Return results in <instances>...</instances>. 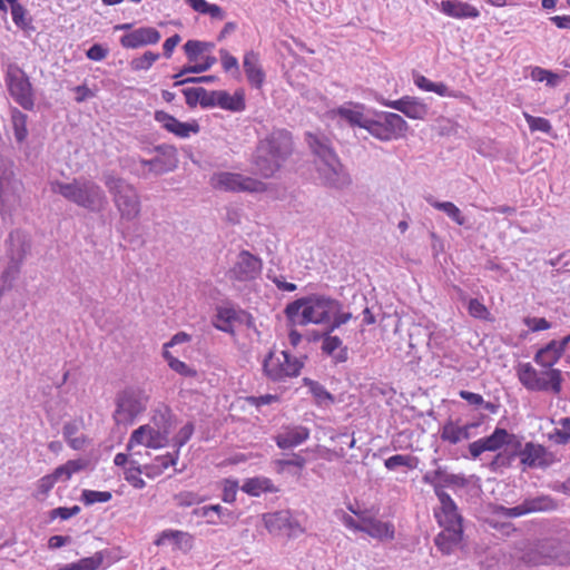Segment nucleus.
Here are the masks:
<instances>
[{"label": "nucleus", "mask_w": 570, "mask_h": 570, "mask_svg": "<svg viewBox=\"0 0 570 570\" xmlns=\"http://www.w3.org/2000/svg\"><path fill=\"white\" fill-rule=\"evenodd\" d=\"M285 315L294 325H324L333 332L346 324L351 318L350 312L342 311V304L326 295L313 294L289 303Z\"/></svg>", "instance_id": "obj_1"}, {"label": "nucleus", "mask_w": 570, "mask_h": 570, "mask_svg": "<svg viewBox=\"0 0 570 570\" xmlns=\"http://www.w3.org/2000/svg\"><path fill=\"white\" fill-rule=\"evenodd\" d=\"M174 429V416L166 405H159L153 410L147 424L134 430L127 443L128 450L140 445L149 449H163L169 444Z\"/></svg>", "instance_id": "obj_2"}, {"label": "nucleus", "mask_w": 570, "mask_h": 570, "mask_svg": "<svg viewBox=\"0 0 570 570\" xmlns=\"http://www.w3.org/2000/svg\"><path fill=\"white\" fill-rule=\"evenodd\" d=\"M291 150L292 138L289 132L283 129L272 131L259 141L256 148L253 157L255 173L265 178L272 177L279 169Z\"/></svg>", "instance_id": "obj_3"}, {"label": "nucleus", "mask_w": 570, "mask_h": 570, "mask_svg": "<svg viewBox=\"0 0 570 570\" xmlns=\"http://www.w3.org/2000/svg\"><path fill=\"white\" fill-rule=\"evenodd\" d=\"M53 193L67 200L90 212H100L107 204L102 188L90 179L78 178L70 183L55 181L51 184Z\"/></svg>", "instance_id": "obj_4"}, {"label": "nucleus", "mask_w": 570, "mask_h": 570, "mask_svg": "<svg viewBox=\"0 0 570 570\" xmlns=\"http://www.w3.org/2000/svg\"><path fill=\"white\" fill-rule=\"evenodd\" d=\"M309 146L315 155L317 178L324 185L344 188L351 184L348 173L327 144L309 136Z\"/></svg>", "instance_id": "obj_5"}, {"label": "nucleus", "mask_w": 570, "mask_h": 570, "mask_svg": "<svg viewBox=\"0 0 570 570\" xmlns=\"http://www.w3.org/2000/svg\"><path fill=\"white\" fill-rule=\"evenodd\" d=\"M102 181L111 194L121 218L136 219L140 214V198L136 188L111 173H105Z\"/></svg>", "instance_id": "obj_6"}, {"label": "nucleus", "mask_w": 570, "mask_h": 570, "mask_svg": "<svg viewBox=\"0 0 570 570\" xmlns=\"http://www.w3.org/2000/svg\"><path fill=\"white\" fill-rule=\"evenodd\" d=\"M148 392L140 386L125 389L117 399L115 420L118 424H128L142 414L149 403Z\"/></svg>", "instance_id": "obj_7"}, {"label": "nucleus", "mask_w": 570, "mask_h": 570, "mask_svg": "<svg viewBox=\"0 0 570 570\" xmlns=\"http://www.w3.org/2000/svg\"><path fill=\"white\" fill-rule=\"evenodd\" d=\"M519 381L528 390L552 391L558 394L561 391V371L546 370L538 372L530 363H521L517 368Z\"/></svg>", "instance_id": "obj_8"}, {"label": "nucleus", "mask_w": 570, "mask_h": 570, "mask_svg": "<svg viewBox=\"0 0 570 570\" xmlns=\"http://www.w3.org/2000/svg\"><path fill=\"white\" fill-rule=\"evenodd\" d=\"M303 363L285 351L271 352L263 363L264 374L274 382H283L301 373Z\"/></svg>", "instance_id": "obj_9"}, {"label": "nucleus", "mask_w": 570, "mask_h": 570, "mask_svg": "<svg viewBox=\"0 0 570 570\" xmlns=\"http://www.w3.org/2000/svg\"><path fill=\"white\" fill-rule=\"evenodd\" d=\"M210 185L215 189L233 193H262L266 189L265 183L238 173L230 171H217L213 174L210 177Z\"/></svg>", "instance_id": "obj_10"}, {"label": "nucleus", "mask_w": 570, "mask_h": 570, "mask_svg": "<svg viewBox=\"0 0 570 570\" xmlns=\"http://www.w3.org/2000/svg\"><path fill=\"white\" fill-rule=\"evenodd\" d=\"M514 558L520 559L523 563L532 566L547 560H556L560 563L568 562L570 557L563 556L559 549L556 548V542L552 540L532 547L528 542H522L520 548H517Z\"/></svg>", "instance_id": "obj_11"}, {"label": "nucleus", "mask_w": 570, "mask_h": 570, "mask_svg": "<svg viewBox=\"0 0 570 570\" xmlns=\"http://www.w3.org/2000/svg\"><path fill=\"white\" fill-rule=\"evenodd\" d=\"M7 86L11 97L23 109L31 110L35 106L32 86L28 76L19 67L11 66L7 72Z\"/></svg>", "instance_id": "obj_12"}, {"label": "nucleus", "mask_w": 570, "mask_h": 570, "mask_svg": "<svg viewBox=\"0 0 570 570\" xmlns=\"http://www.w3.org/2000/svg\"><path fill=\"white\" fill-rule=\"evenodd\" d=\"M156 156L153 159H139V164L148 167V173L163 175L173 171L178 165L177 150L173 146L163 145L155 148Z\"/></svg>", "instance_id": "obj_13"}, {"label": "nucleus", "mask_w": 570, "mask_h": 570, "mask_svg": "<svg viewBox=\"0 0 570 570\" xmlns=\"http://www.w3.org/2000/svg\"><path fill=\"white\" fill-rule=\"evenodd\" d=\"M262 271V262L249 252L243 250L229 271L230 278L238 282H249L257 278Z\"/></svg>", "instance_id": "obj_14"}, {"label": "nucleus", "mask_w": 570, "mask_h": 570, "mask_svg": "<svg viewBox=\"0 0 570 570\" xmlns=\"http://www.w3.org/2000/svg\"><path fill=\"white\" fill-rule=\"evenodd\" d=\"M440 507L435 509L434 515L442 528H462V517L452 498L446 492H439Z\"/></svg>", "instance_id": "obj_15"}, {"label": "nucleus", "mask_w": 570, "mask_h": 570, "mask_svg": "<svg viewBox=\"0 0 570 570\" xmlns=\"http://www.w3.org/2000/svg\"><path fill=\"white\" fill-rule=\"evenodd\" d=\"M20 183L14 179L11 168L0 167V213L8 212L18 200Z\"/></svg>", "instance_id": "obj_16"}, {"label": "nucleus", "mask_w": 570, "mask_h": 570, "mask_svg": "<svg viewBox=\"0 0 570 570\" xmlns=\"http://www.w3.org/2000/svg\"><path fill=\"white\" fill-rule=\"evenodd\" d=\"M512 439L513 435L507 430L497 428L491 435L472 442L469 445V451L472 458L476 459L485 451L500 450L503 445L509 444Z\"/></svg>", "instance_id": "obj_17"}, {"label": "nucleus", "mask_w": 570, "mask_h": 570, "mask_svg": "<svg viewBox=\"0 0 570 570\" xmlns=\"http://www.w3.org/2000/svg\"><path fill=\"white\" fill-rule=\"evenodd\" d=\"M155 120L161 125L167 131L176 135L179 138H188L190 135L198 134L199 126L196 121L181 122L174 116L165 111H156Z\"/></svg>", "instance_id": "obj_18"}, {"label": "nucleus", "mask_w": 570, "mask_h": 570, "mask_svg": "<svg viewBox=\"0 0 570 570\" xmlns=\"http://www.w3.org/2000/svg\"><path fill=\"white\" fill-rule=\"evenodd\" d=\"M161 36L158 30L153 27L137 28L120 38V43L125 48L136 49L139 47L155 45L160 40Z\"/></svg>", "instance_id": "obj_19"}, {"label": "nucleus", "mask_w": 570, "mask_h": 570, "mask_svg": "<svg viewBox=\"0 0 570 570\" xmlns=\"http://www.w3.org/2000/svg\"><path fill=\"white\" fill-rule=\"evenodd\" d=\"M389 107L415 120H423L429 115V106L416 97H403L387 104Z\"/></svg>", "instance_id": "obj_20"}, {"label": "nucleus", "mask_w": 570, "mask_h": 570, "mask_svg": "<svg viewBox=\"0 0 570 570\" xmlns=\"http://www.w3.org/2000/svg\"><path fill=\"white\" fill-rule=\"evenodd\" d=\"M155 544L171 546L173 549L187 553L194 547V537L185 531L168 529L159 533Z\"/></svg>", "instance_id": "obj_21"}, {"label": "nucleus", "mask_w": 570, "mask_h": 570, "mask_svg": "<svg viewBox=\"0 0 570 570\" xmlns=\"http://www.w3.org/2000/svg\"><path fill=\"white\" fill-rule=\"evenodd\" d=\"M7 244V256L11 262L22 263L27 253L30 249V240L26 233L22 230H13L9 234L6 242Z\"/></svg>", "instance_id": "obj_22"}, {"label": "nucleus", "mask_w": 570, "mask_h": 570, "mask_svg": "<svg viewBox=\"0 0 570 570\" xmlns=\"http://www.w3.org/2000/svg\"><path fill=\"white\" fill-rule=\"evenodd\" d=\"M360 531L367 533L370 537L379 540H392L394 538V527L389 522H384L366 515H361Z\"/></svg>", "instance_id": "obj_23"}, {"label": "nucleus", "mask_w": 570, "mask_h": 570, "mask_svg": "<svg viewBox=\"0 0 570 570\" xmlns=\"http://www.w3.org/2000/svg\"><path fill=\"white\" fill-rule=\"evenodd\" d=\"M333 114L347 121L351 126L360 128H365L371 117L363 105L353 102L344 104L336 110H333Z\"/></svg>", "instance_id": "obj_24"}, {"label": "nucleus", "mask_w": 570, "mask_h": 570, "mask_svg": "<svg viewBox=\"0 0 570 570\" xmlns=\"http://www.w3.org/2000/svg\"><path fill=\"white\" fill-rule=\"evenodd\" d=\"M309 438V430L305 426H293L278 433L275 438L279 449L286 450L304 443Z\"/></svg>", "instance_id": "obj_25"}, {"label": "nucleus", "mask_w": 570, "mask_h": 570, "mask_svg": "<svg viewBox=\"0 0 570 570\" xmlns=\"http://www.w3.org/2000/svg\"><path fill=\"white\" fill-rule=\"evenodd\" d=\"M519 455L521 463L529 468H541L549 464L547 451L540 444L527 443Z\"/></svg>", "instance_id": "obj_26"}, {"label": "nucleus", "mask_w": 570, "mask_h": 570, "mask_svg": "<svg viewBox=\"0 0 570 570\" xmlns=\"http://www.w3.org/2000/svg\"><path fill=\"white\" fill-rule=\"evenodd\" d=\"M440 10L455 19L478 18L480 16V11L474 6L460 0H444L440 4Z\"/></svg>", "instance_id": "obj_27"}, {"label": "nucleus", "mask_w": 570, "mask_h": 570, "mask_svg": "<svg viewBox=\"0 0 570 570\" xmlns=\"http://www.w3.org/2000/svg\"><path fill=\"white\" fill-rule=\"evenodd\" d=\"M243 68L249 83L261 88L265 80V73L261 67L258 55L254 51L246 52L243 60Z\"/></svg>", "instance_id": "obj_28"}, {"label": "nucleus", "mask_w": 570, "mask_h": 570, "mask_svg": "<svg viewBox=\"0 0 570 570\" xmlns=\"http://www.w3.org/2000/svg\"><path fill=\"white\" fill-rule=\"evenodd\" d=\"M462 528H443V530L435 537L434 543L444 554H450L459 547L462 541Z\"/></svg>", "instance_id": "obj_29"}, {"label": "nucleus", "mask_w": 570, "mask_h": 570, "mask_svg": "<svg viewBox=\"0 0 570 570\" xmlns=\"http://www.w3.org/2000/svg\"><path fill=\"white\" fill-rule=\"evenodd\" d=\"M194 514L205 518L206 522L213 525H216L219 522L227 523L229 519H234L233 512L223 508L220 504L200 507L194 510Z\"/></svg>", "instance_id": "obj_30"}, {"label": "nucleus", "mask_w": 570, "mask_h": 570, "mask_svg": "<svg viewBox=\"0 0 570 570\" xmlns=\"http://www.w3.org/2000/svg\"><path fill=\"white\" fill-rule=\"evenodd\" d=\"M377 117L386 128L387 134L391 135L392 140L403 137L409 129L407 122L399 114L381 112Z\"/></svg>", "instance_id": "obj_31"}, {"label": "nucleus", "mask_w": 570, "mask_h": 570, "mask_svg": "<svg viewBox=\"0 0 570 570\" xmlns=\"http://www.w3.org/2000/svg\"><path fill=\"white\" fill-rule=\"evenodd\" d=\"M562 355L563 352L559 341L553 340L537 352L534 361L540 366L552 370L551 367L559 361Z\"/></svg>", "instance_id": "obj_32"}, {"label": "nucleus", "mask_w": 570, "mask_h": 570, "mask_svg": "<svg viewBox=\"0 0 570 570\" xmlns=\"http://www.w3.org/2000/svg\"><path fill=\"white\" fill-rule=\"evenodd\" d=\"M242 491L252 497H259L262 493H275L277 488L273 481L266 476H255L246 479L240 487Z\"/></svg>", "instance_id": "obj_33"}, {"label": "nucleus", "mask_w": 570, "mask_h": 570, "mask_svg": "<svg viewBox=\"0 0 570 570\" xmlns=\"http://www.w3.org/2000/svg\"><path fill=\"white\" fill-rule=\"evenodd\" d=\"M243 313L232 307H220L217 311L214 326L223 332L234 334V324L242 320Z\"/></svg>", "instance_id": "obj_34"}, {"label": "nucleus", "mask_w": 570, "mask_h": 570, "mask_svg": "<svg viewBox=\"0 0 570 570\" xmlns=\"http://www.w3.org/2000/svg\"><path fill=\"white\" fill-rule=\"evenodd\" d=\"M81 426L82 423L78 421L68 422L63 425V439L73 450H82L86 446L87 438L80 433Z\"/></svg>", "instance_id": "obj_35"}, {"label": "nucleus", "mask_w": 570, "mask_h": 570, "mask_svg": "<svg viewBox=\"0 0 570 570\" xmlns=\"http://www.w3.org/2000/svg\"><path fill=\"white\" fill-rule=\"evenodd\" d=\"M499 509L502 512V514L505 517L518 518V517L524 515L530 512L546 510V509H548V504L546 502V499H533V500L525 501L521 505H517L513 508L500 507Z\"/></svg>", "instance_id": "obj_36"}, {"label": "nucleus", "mask_w": 570, "mask_h": 570, "mask_svg": "<svg viewBox=\"0 0 570 570\" xmlns=\"http://www.w3.org/2000/svg\"><path fill=\"white\" fill-rule=\"evenodd\" d=\"M265 528L274 534L284 533L291 523V513L288 511H277L263 515Z\"/></svg>", "instance_id": "obj_37"}, {"label": "nucleus", "mask_w": 570, "mask_h": 570, "mask_svg": "<svg viewBox=\"0 0 570 570\" xmlns=\"http://www.w3.org/2000/svg\"><path fill=\"white\" fill-rule=\"evenodd\" d=\"M303 382L304 385L308 387V391L317 406L330 407L332 404H334V396L322 384L307 377H305Z\"/></svg>", "instance_id": "obj_38"}, {"label": "nucleus", "mask_w": 570, "mask_h": 570, "mask_svg": "<svg viewBox=\"0 0 570 570\" xmlns=\"http://www.w3.org/2000/svg\"><path fill=\"white\" fill-rule=\"evenodd\" d=\"M216 104L218 107L229 111H242L245 109L244 94L238 91L229 95L227 91H216Z\"/></svg>", "instance_id": "obj_39"}, {"label": "nucleus", "mask_w": 570, "mask_h": 570, "mask_svg": "<svg viewBox=\"0 0 570 570\" xmlns=\"http://www.w3.org/2000/svg\"><path fill=\"white\" fill-rule=\"evenodd\" d=\"M87 461L82 459L69 460L52 472L58 482L68 481L75 473L86 469Z\"/></svg>", "instance_id": "obj_40"}, {"label": "nucleus", "mask_w": 570, "mask_h": 570, "mask_svg": "<svg viewBox=\"0 0 570 570\" xmlns=\"http://www.w3.org/2000/svg\"><path fill=\"white\" fill-rule=\"evenodd\" d=\"M178 459V450L175 455H163L156 458L155 462L150 465H145V474L149 478H155L161 474L166 469L176 464Z\"/></svg>", "instance_id": "obj_41"}, {"label": "nucleus", "mask_w": 570, "mask_h": 570, "mask_svg": "<svg viewBox=\"0 0 570 570\" xmlns=\"http://www.w3.org/2000/svg\"><path fill=\"white\" fill-rule=\"evenodd\" d=\"M428 202L435 209H439V210L445 213L458 225H464L465 218L462 215L460 208L455 204H453L451 202H438V200L433 199L432 197L428 198Z\"/></svg>", "instance_id": "obj_42"}, {"label": "nucleus", "mask_w": 570, "mask_h": 570, "mask_svg": "<svg viewBox=\"0 0 570 570\" xmlns=\"http://www.w3.org/2000/svg\"><path fill=\"white\" fill-rule=\"evenodd\" d=\"M413 81L423 91L435 92L441 97L450 96L449 88L443 82H433L422 75H414Z\"/></svg>", "instance_id": "obj_43"}, {"label": "nucleus", "mask_w": 570, "mask_h": 570, "mask_svg": "<svg viewBox=\"0 0 570 570\" xmlns=\"http://www.w3.org/2000/svg\"><path fill=\"white\" fill-rule=\"evenodd\" d=\"M195 11L202 14H208L214 19H223L224 13L219 6L209 3L206 0H185Z\"/></svg>", "instance_id": "obj_44"}, {"label": "nucleus", "mask_w": 570, "mask_h": 570, "mask_svg": "<svg viewBox=\"0 0 570 570\" xmlns=\"http://www.w3.org/2000/svg\"><path fill=\"white\" fill-rule=\"evenodd\" d=\"M102 562L100 553H96L91 557L82 558L77 562L63 564L58 570H97Z\"/></svg>", "instance_id": "obj_45"}, {"label": "nucleus", "mask_w": 570, "mask_h": 570, "mask_svg": "<svg viewBox=\"0 0 570 570\" xmlns=\"http://www.w3.org/2000/svg\"><path fill=\"white\" fill-rule=\"evenodd\" d=\"M163 357L166 360L168 366L176 373L185 377H194L196 375V371L187 365L185 362L175 357L170 351H163Z\"/></svg>", "instance_id": "obj_46"}, {"label": "nucleus", "mask_w": 570, "mask_h": 570, "mask_svg": "<svg viewBox=\"0 0 570 570\" xmlns=\"http://www.w3.org/2000/svg\"><path fill=\"white\" fill-rule=\"evenodd\" d=\"M12 126L16 139L21 142L28 136L27 115L14 108L11 111Z\"/></svg>", "instance_id": "obj_47"}, {"label": "nucleus", "mask_w": 570, "mask_h": 570, "mask_svg": "<svg viewBox=\"0 0 570 570\" xmlns=\"http://www.w3.org/2000/svg\"><path fill=\"white\" fill-rule=\"evenodd\" d=\"M441 439L451 444H458L464 441L461 425H459L456 422L448 421L441 429Z\"/></svg>", "instance_id": "obj_48"}, {"label": "nucleus", "mask_w": 570, "mask_h": 570, "mask_svg": "<svg viewBox=\"0 0 570 570\" xmlns=\"http://www.w3.org/2000/svg\"><path fill=\"white\" fill-rule=\"evenodd\" d=\"M530 77L533 81L546 82L550 87H556L560 81L559 75L541 67L532 68Z\"/></svg>", "instance_id": "obj_49"}, {"label": "nucleus", "mask_w": 570, "mask_h": 570, "mask_svg": "<svg viewBox=\"0 0 570 570\" xmlns=\"http://www.w3.org/2000/svg\"><path fill=\"white\" fill-rule=\"evenodd\" d=\"M550 439L558 444H566L570 441V419L563 417L558 422V426L550 434Z\"/></svg>", "instance_id": "obj_50"}, {"label": "nucleus", "mask_w": 570, "mask_h": 570, "mask_svg": "<svg viewBox=\"0 0 570 570\" xmlns=\"http://www.w3.org/2000/svg\"><path fill=\"white\" fill-rule=\"evenodd\" d=\"M417 459L411 455L395 454L387 458L384 465L387 470H395L399 466H406L410 469L416 468Z\"/></svg>", "instance_id": "obj_51"}, {"label": "nucleus", "mask_w": 570, "mask_h": 570, "mask_svg": "<svg viewBox=\"0 0 570 570\" xmlns=\"http://www.w3.org/2000/svg\"><path fill=\"white\" fill-rule=\"evenodd\" d=\"M11 17L14 24L20 29H28L31 27V17L28 10L22 4H13L11 8Z\"/></svg>", "instance_id": "obj_52"}, {"label": "nucleus", "mask_w": 570, "mask_h": 570, "mask_svg": "<svg viewBox=\"0 0 570 570\" xmlns=\"http://www.w3.org/2000/svg\"><path fill=\"white\" fill-rule=\"evenodd\" d=\"M373 137L382 140V141H390L392 140L391 135L387 134L386 128L383 126L379 117L376 116L375 119L370 117L365 128Z\"/></svg>", "instance_id": "obj_53"}, {"label": "nucleus", "mask_w": 570, "mask_h": 570, "mask_svg": "<svg viewBox=\"0 0 570 570\" xmlns=\"http://www.w3.org/2000/svg\"><path fill=\"white\" fill-rule=\"evenodd\" d=\"M111 498L112 494L109 491L83 490L81 493V500L86 505H91L98 502L105 503L110 501Z\"/></svg>", "instance_id": "obj_54"}, {"label": "nucleus", "mask_w": 570, "mask_h": 570, "mask_svg": "<svg viewBox=\"0 0 570 570\" xmlns=\"http://www.w3.org/2000/svg\"><path fill=\"white\" fill-rule=\"evenodd\" d=\"M158 59L159 53L146 51L142 56L132 59L130 67L135 71L148 70Z\"/></svg>", "instance_id": "obj_55"}, {"label": "nucleus", "mask_w": 570, "mask_h": 570, "mask_svg": "<svg viewBox=\"0 0 570 570\" xmlns=\"http://www.w3.org/2000/svg\"><path fill=\"white\" fill-rule=\"evenodd\" d=\"M523 116L531 131H541L544 134H549L551 131L552 126L548 119L534 117L528 112H524Z\"/></svg>", "instance_id": "obj_56"}, {"label": "nucleus", "mask_w": 570, "mask_h": 570, "mask_svg": "<svg viewBox=\"0 0 570 570\" xmlns=\"http://www.w3.org/2000/svg\"><path fill=\"white\" fill-rule=\"evenodd\" d=\"M176 504L179 507H191L205 501V498L193 491H181L175 495Z\"/></svg>", "instance_id": "obj_57"}, {"label": "nucleus", "mask_w": 570, "mask_h": 570, "mask_svg": "<svg viewBox=\"0 0 570 570\" xmlns=\"http://www.w3.org/2000/svg\"><path fill=\"white\" fill-rule=\"evenodd\" d=\"M185 53L190 62L198 61V58L202 53L205 52L204 41L198 40H188L184 45Z\"/></svg>", "instance_id": "obj_58"}, {"label": "nucleus", "mask_w": 570, "mask_h": 570, "mask_svg": "<svg viewBox=\"0 0 570 570\" xmlns=\"http://www.w3.org/2000/svg\"><path fill=\"white\" fill-rule=\"evenodd\" d=\"M239 489L238 481L225 479L222 483V499L226 503H233L236 500L237 491Z\"/></svg>", "instance_id": "obj_59"}, {"label": "nucleus", "mask_w": 570, "mask_h": 570, "mask_svg": "<svg viewBox=\"0 0 570 570\" xmlns=\"http://www.w3.org/2000/svg\"><path fill=\"white\" fill-rule=\"evenodd\" d=\"M442 478H443V470L440 468L433 472L425 473L423 476V482L433 487L436 497H438L439 492H445L442 489V484H441Z\"/></svg>", "instance_id": "obj_60"}, {"label": "nucleus", "mask_w": 570, "mask_h": 570, "mask_svg": "<svg viewBox=\"0 0 570 570\" xmlns=\"http://www.w3.org/2000/svg\"><path fill=\"white\" fill-rule=\"evenodd\" d=\"M193 433H194V425H193V423L185 424L178 431L176 436L173 439L174 445L177 448L178 451H179V449L181 446H184L189 441V439L191 438Z\"/></svg>", "instance_id": "obj_61"}, {"label": "nucleus", "mask_w": 570, "mask_h": 570, "mask_svg": "<svg viewBox=\"0 0 570 570\" xmlns=\"http://www.w3.org/2000/svg\"><path fill=\"white\" fill-rule=\"evenodd\" d=\"M145 473V469L140 468H129L125 471V479L128 481L134 488L136 489H142L146 483L140 478V474Z\"/></svg>", "instance_id": "obj_62"}, {"label": "nucleus", "mask_w": 570, "mask_h": 570, "mask_svg": "<svg viewBox=\"0 0 570 570\" xmlns=\"http://www.w3.org/2000/svg\"><path fill=\"white\" fill-rule=\"evenodd\" d=\"M79 512H80V507H78V505H73L70 508L59 507V508L52 509L50 511V518L68 520L72 517L77 515Z\"/></svg>", "instance_id": "obj_63"}, {"label": "nucleus", "mask_w": 570, "mask_h": 570, "mask_svg": "<svg viewBox=\"0 0 570 570\" xmlns=\"http://www.w3.org/2000/svg\"><path fill=\"white\" fill-rule=\"evenodd\" d=\"M523 322L531 332H541L551 328V323L543 317H525Z\"/></svg>", "instance_id": "obj_64"}]
</instances>
